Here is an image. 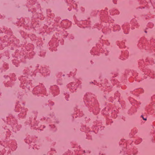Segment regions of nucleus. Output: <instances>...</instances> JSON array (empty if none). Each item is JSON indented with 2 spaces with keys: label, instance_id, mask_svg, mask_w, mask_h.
Segmentation results:
<instances>
[{
  "label": "nucleus",
  "instance_id": "f257e3e1",
  "mask_svg": "<svg viewBox=\"0 0 155 155\" xmlns=\"http://www.w3.org/2000/svg\"><path fill=\"white\" fill-rule=\"evenodd\" d=\"M143 119L144 120H147V118H144L143 117Z\"/></svg>",
  "mask_w": 155,
  "mask_h": 155
}]
</instances>
